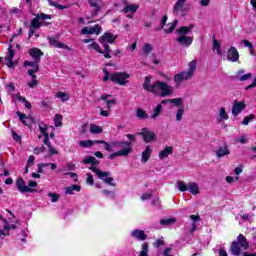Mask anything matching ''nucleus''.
Instances as JSON below:
<instances>
[{
  "mask_svg": "<svg viewBox=\"0 0 256 256\" xmlns=\"http://www.w3.org/2000/svg\"><path fill=\"white\" fill-rule=\"evenodd\" d=\"M253 119H255V114H250V115L246 116L242 121V125H249V123H251V121H253Z\"/></svg>",
  "mask_w": 256,
  "mask_h": 256,
  "instance_id": "8fccbe9b",
  "label": "nucleus"
},
{
  "mask_svg": "<svg viewBox=\"0 0 256 256\" xmlns=\"http://www.w3.org/2000/svg\"><path fill=\"white\" fill-rule=\"evenodd\" d=\"M170 103H173L175 107H183V98L170 99Z\"/></svg>",
  "mask_w": 256,
  "mask_h": 256,
  "instance_id": "a18cd8bd",
  "label": "nucleus"
},
{
  "mask_svg": "<svg viewBox=\"0 0 256 256\" xmlns=\"http://www.w3.org/2000/svg\"><path fill=\"white\" fill-rule=\"evenodd\" d=\"M195 27L193 24H190L189 26H181L178 30L177 33L178 35H188L189 32Z\"/></svg>",
  "mask_w": 256,
  "mask_h": 256,
  "instance_id": "cd10ccee",
  "label": "nucleus"
},
{
  "mask_svg": "<svg viewBox=\"0 0 256 256\" xmlns=\"http://www.w3.org/2000/svg\"><path fill=\"white\" fill-rule=\"evenodd\" d=\"M169 155H173V147L166 146L163 150H161L158 154L159 159H167Z\"/></svg>",
  "mask_w": 256,
  "mask_h": 256,
  "instance_id": "393cba45",
  "label": "nucleus"
},
{
  "mask_svg": "<svg viewBox=\"0 0 256 256\" xmlns=\"http://www.w3.org/2000/svg\"><path fill=\"white\" fill-rule=\"evenodd\" d=\"M35 17H37L40 21H45L47 19H52L51 15L45 14V13L36 14Z\"/></svg>",
  "mask_w": 256,
  "mask_h": 256,
  "instance_id": "864d4df0",
  "label": "nucleus"
},
{
  "mask_svg": "<svg viewBox=\"0 0 256 256\" xmlns=\"http://www.w3.org/2000/svg\"><path fill=\"white\" fill-rule=\"evenodd\" d=\"M131 237L133 239H137L138 241H145L147 239V234H145V231L140 229L132 230Z\"/></svg>",
  "mask_w": 256,
  "mask_h": 256,
  "instance_id": "4be33fe9",
  "label": "nucleus"
},
{
  "mask_svg": "<svg viewBox=\"0 0 256 256\" xmlns=\"http://www.w3.org/2000/svg\"><path fill=\"white\" fill-rule=\"evenodd\" d=\"M88 3L90 5V7H93V11L91 12V17H97V15H99V12L102 9V5H100L99 3H101V0H88Z\"/></svg>",
  "mask_w": 256,
  "mask_h": 256,
  "instance_id": "2eb2a0df",
  "label": "nucleus"
},
{
  "mask_svg": "<svg viewBox=\"0 0 256 256\" xmlns=\"http://www.w3.org/2000/svg\"><path fill=\"white\" fill-rule=\"evenodd\" d=\"M230 253L235 256L241 255V245L237 241H233L230 246Z\"/></svg>",
  "mask_w": 256,
  "mask_h": 256,
  "instance_id": "b1692460",
  "label": "nucleus"
},
{
  "mask_svg": "<svg viewBox=\"0 0 256 256\" xmlns=\"http://www.w3.org/2000/svg\"><path fill=\"white\" fill-rule=\"evenodd\" d=\"M151 197H153V195L151 193H143L141 195V200L142 201H149V199H151Z\"/></svg>",
  "mask_w": 256,
  "mask_h": 256,
  "instance_id": "774afa93",
  "label": "nucleus"
},
{
  "mask_svg": "<svg viewBox=\"0 0 256 256\" xmlns=\"http://www.w3.org/2000/svg\"><path fill=\"white\" fill-rule=\"evenodd\" d=\"M16 114L18 115L22 125H25V127H29V129H31V123H33V118L27 116L24 113H21L20 111H17Z\"/></svg>",
  "mask_w": 256,
  "mask_h": 256,
  "instance_id": "6ab92c4d",
  "label": "nucleus"
},
{
  "mask_svg": "<svg viewBox=\"0 0 256 256\" xmlns=\"http://www.w3.org/2000/svg\"><path fill=\"white\" fill-rule=\"evenodd\" d=\"M178 189L182 193H185V191H189V184L185 183L184 181H178Z\"/></svg>",
  "mask_w": 256,
  "mask_h": 256,
  "instance_id": "79ce46f5",
  "label": "nucleus"
},
{
  "mask_svg": "<svg viewBox=\"0 0 256 256\" xmlns=\"http://www.w3.org/2000/svg\"><path fill=\"white\" fill-rule=\"evenodd\" d=\"M151 79H153V76L151 75H148L145 77L144 83H143V89L148 93H157V89H159L158 83H161V81L156 80L153 84H151Z\"/></svg>",
  "mask_w": 256,
  "mask_h": 256,
  "instance_id": "39448f33",
  "label": "nucleus"
},
{
  "mask_svg": "<svg viewBox=\"0 0 256 256\" xmlns=\"http://www.w3.org/2000/svg\"><path fill=\"white\" fill-rule=\"evenodd\" d=\"M133 151V148H124V149H121L117 152H114L112 154H110L108 156V159H115V157H127V155H129V153H131Z\"/></svg>",
  "mask_w": 256,
  "mask_h": 256,
  "instance_id": "aec40b11",
  "label": "nucleus"
},
{
  "mask_svg": "<svg viewBox=\"0 0 256 256\" xmlns=\"http://www.w3.org/2000/svg\"><path fill=\"white\" fill-rule=\"evenodd\" d=\"M37 85H39V80H37V78L32 79L29 83H28V87L30 89H35V87H37Z\"/></svg>",
  "mask_w": 256,
  "mask_h": 256,
  "instance_id": "0e129e2a",
  "label": "nucleus"
},
{
  "mask_svg": "<svg viewBox=\"0 0 256 256\" xmlns=\"http://www.w3.org/2000/svg\"><path fill=\"white\" fill-rule=\"evenodd\" d=\"M24 65H25V67H33L34 69H37V67H39V62H37V61H25L24 62Z\"/></svg>",
  "mask_w": 256,
  "mask_h": 256,
  "instance_id": "5fc2aeb1",
  "label": "nucleus"
},
{
  "mask_svg": "<svg viewBox=\"0 0 256 256\" xmlns=\"http://www.w3.org/2000/svg\"><path fill=\"white\" fill-rule=\"evenodd\" d=\"M35 73H39V66H36L34 69H29L27 74L32 77V79H37V75Z\"/></svg>",
  "mask_w": 256,
  "mask_h": 256,
  "instance_id": "09e8293b",
  "label": "nucleus"
},
{
  "mask_svg": "<svg viewBox=\"0 0 256 256\" xmlns=\"http://www.w3.org/2000/svg\"><path fill=\"white\" fill-rule=\"evenodd\" d=\"M95 33V35H100L101 34V26L95 25L92 27V34Z\"/></svg>",
  "mask_w": 256,
  "mask_h": 256,
  "instance_id": "69168bd1",
  "label": "nucleus"
},
{
  "mask_svg": "<svg viewBox=\"0 0 256 256\" xmlns=\"http://www.w3.org/2000/svg\"><path fill=\"white\" fill-rule=\"evenodd\" d=\"M86 175H87L86 183L88 185H95V180L93 179V174L87 173Z\"/></svg>",
  "mask_w": 256,
  "mask_h": 256,
  "instance_id": "680f3d73",
  "label": "nucleus"
},
{
  "mask_svg": "<svg viewBox=\"0 0 256 256\" xmlns=\"http://www.w3.org/2000/svg\"><path fill=\"white\" fill-rule=\"evenodd\" d=\"M102 47H104V57L105 59H111V47L108 43L100 42Z\"/></svg>",
  "mask_w": 256,
  "mask_h": 256,
  "instance_id": "7c9ffc66",
  "label": "nucleus"
},
{
  "mask_svg": "<svg viewBox=\"0 0 256 256\" xmlns=\"http://www.w3.org/2000/svg\"><path fill=\"white\" fill-rule=\"evenodd\" d=\"M48 197H51L52 203H57V201H59L60 196L57 193H48Z\"/></svg>",
  "mask_w": 256,
  "mask_h": 256,
  "instance_id": "bf43d9fd",
  "label": "nucleus"
},
{
  "mask_svg": "<svg viewBox=\"0 0 256 256\" xmlns=\"http://www.w3.org/2000/svg\"><path fill=\"white\" fill-rule=\"evenodd\" d=\"M48 3L51 7H56V9H60V10L69 9V6L58 4L57 2H55L53 0H48Z\"/></svg>",
  "mask_w": 256,
  "mask_h": 256,
  "instance_id": "ea45409f",
  "label": "nucleus"
},
{
  "mask_svg": "<svg viewBox=\"0 0 256 256\" xmlns=\"http://www.w3.org/2000/svg\"><path fill=\"white\" fill-rule=\"evenodd\" d=\"M16 188L20 193H36L37 190L34 188H29V186L25 185V180L22 177L16 179Z\"/></svg>",
  "mask_w": 256,
  "mask_h": 256,
  "instance_id": "1a4fd4ad",
  "label": "nucleus"
},
{
  "mask_svg": "<svg viewBox=\"0 0 256 256\" xmlns=\"http://www.w3.org/2000/svg\"><path fill=\"white\" fill-rule=\"evenodd\" d=\"M90 133H92L93 135H99V134L103 133V128L101 126L91 124L90 125Z\"/></svg>",
  "mask_w": 256,
  "mask_h": 256,
  "instance_id": "2f4dec72",
  "label": "nucleus"
},
{
  "mask_svg": "<svg viewBox=\"0 0 256 256\" xmlns=\"http://www.w3.org/2000/svg\"><path fill=\"white\" fill-rule=\"evenodd\" d=\"M188 71H182L176 75H174V81L177 85H181L183 81H189V79H193V75H195V71H197V60H192L188 64Z\"/></svg>",
  "mask_w": 256,
  "mask_h": 256,
  "instance_id": "f03ea898",
  "label": "nucleus"
},
{
  "mask_svg": "<svg viewBox=\"0 0 256 256\" xmlns=\"http://www.w3.org/2000/svg\"><path fill=\"white\" fill-rule=\"evenodd\" d=\"M187 0H177L175 5L173 6V15H180L185 17L187 15V8H185V3Z\"/></svg>",
  "mask_w": 256,
  "mask_h": 256,
  "instance_id": "6e6552de",
  "label": "nucleus"
},
{
  "mask_svg": "<svg viewBox=\"0 0 256 256\" xmlns=\"http://www.w3.org/2000/svg\"><path fill=\"white\" fill-rule=\"evenodd\" d=\"M188 191L192 193V195H198L199 193V185L195 182L188 183Z\"/></svg>",
  "mask_w": 256,
  "mask_h": 256,
  "instance_id": "c85d7f7f",
  "label": "nucleus"
},
{
  "mask_svg": "<svg viewBox=\"0 0 256 256\" xmlns=\"http://www.w3.org/2000/svg\"><path fill=\"white\" fill-rule=\"evenodd\" d=\"M56 97L61 99L63 102L69 101V94L65 92H57Z\"/></svg>",
  "mask_w": 256,
  "mask_h": 256,
  "instance_id": "de8ad7c7",
  "label": "nucleus"
},
{
  "mask_svg": "<svg viewBox=\"0 0 256 256\" xmlns=\"http://www.w3.org/2000/svg\"><path fill=\"white\" fill-rule=\"evenodd\" d=\"M140 135L144 143H153L157 141V134L154 131L149 130V128H143Z\"/></svg>",
  "mask_w": 256,
  "mask_h": 256,
  "instance_id": "0eeeda50",
  "label": "nucleus"
},
{
  "mask_svg": "<svg viewBox=\"0 0 256 256\" xmlns=\"http://www.w3.org/2000/svg\"><path fill=\"white\" fill-rule=\"evenodd\" d=\"M137 9H139L138 5H135V4L126 5V7L123 8L122 12L123 13H137Z\"/></svg>",
  "mask_w": 256,
  "mask_h": 256,
  "instance_id": "c756f323",
  "label": "nucleus"
},
{
  "mask_svg": "<svg viewBox=\"0 0 256 256\" xmlns=\"http://www.w3.org/2000/svg\"><path fill=\"white\" fill-rule=\"evenodd\" d=\"M153 153V149L150 146H146V149L142 152V163H147L149 159H151V154Z\"/></svg>",
  "mask_w": 256,
  "mask_h": 256,
  "instance_id": "bb28decb",
  "label": "nucleus"
},
{
  "mask_svg": "<svg viewBox=\"0 0 256 256\" xmlns=\"http://www.w3.org/2000/svg\"><path fill=\"white\" fill-rule=\"evenodd\" d=\"M54 124L55 127H61V125H63V116L61 114H55Z\"/></svg>",
  "mask_w": 256,
  "mask_h": 256,
  "instance_id": "a19ab883",
  "label": "nucleus"
},
{
  "mask_svg": "<svg viewBox=\"0 0 256 256\" xmlns=\"http://www.w3.org/2000/svg\"><path fill=\"white\" fill-rule=\"evenodd\" d=\"M43 143H44V145H47L48 155L50 157H51V155H59V150L53 148V145H51V140H49V136L44 137Z\"/></svg>",
  "mask_w": 256,
  "mask_h": 256,
  "instance_id": "5701e85b",
  "label": "nucleus"
},
{
  "mask_svg": "<svg viewBox=\"0 0 256 256\" xmlns=\"http://www.w3.org/2000/svg\"><path fill=\"white\" fill-rule=\"evenodd\" d=\"M252 77H253V74H252V73H247V74L242 75V76L238 79V81H241V82H243V81H249V79H251Z\"/></svg>",
  "mask_w": 256,
  "mask_h": 256,
  "instance_id": "e2e57ef3",
  "label": "nucleus"
},
{
  "mask_svg": "<svg viewBox=\"0 0 256 256\" xmlns=\"http://www.w3.org/2000/svg\"><path fill=\"white\" fill-rule=\"evenodd\" d=\"M176 43H178L182 47H189L190 45H193V37L181 35L178 38H176Z\"/></svg>",
  "mask_w": 256,
  "mask_h": 256,
  "instance_id": "9b49d317",
  "label": "nucleus"
},
{
  "mask_svg": "<svg viewBox=\"0 0 256 256\" xmlns=\"http://www.w3.org/2000/svg\"><path fill=\"white\" fill-rule=\"evenodd\" d=\"M81 35H93V28L92 27H84L81 30Z\"/></svg>",
  "mask_w": 256,
  "mask_h": 256,
  "instance_id": "13d9d810",
  "label": "nucleus"
},
{
  "mask_svg": "<svg viewBox=\"0 0 256 256\" xmlns=\"http://www.w3.org/2000/svg\"><path fill=\"white\" fill-rule=\"evenodd\" d=\"M105 151H108L109 153L113 152V149H132L131 142L128 141H113L111 143L104 141L103 143Z\"/></svg>",
  "mask_w": 256,
  "mask_h": 256,
  "instance_id": "7ed1b4c3",
  "label": "nucleus"
},
{
  "mask_svg": "<svg viewBox=\"0 0 256 256\" xmlns=\"http://www.w3.org/2000/svg\"><path fill=\"white\" fill-rule=\"evenodd\" d=\"M177 25H179V20L175 19L169 28L164 29V33H166V35H169V33H173V31L177 29Z\"/></svg>",
  "mask_w": 256,
  "mask_h": 256,
  "instance_id": "f704fd0d",
  "label": "nucleus"
},
{
  "mask_svg": "<svg viewBox=\"0 0 256 256\" xmlns=\"http://www.w3.org/2000/svg\"><path fill=\"white\" fill-rule=\"evenodd\" d=\"M167 15H164L160 21L159 27L156 29V31H161V29H163L165 27V25H167Z\"/></svg>",
  "mask_w": 256,
  "mask_h": 256,
  "instance_id": "3c124183",
  "label": "nucleus"
},
{
  "mask_svg": "<svg viewBox=\"0 0 256 256\" xmlns=\"http://www.w3.org/2000/svg\"><path fill=\"white\" fill-rule=\"evenodd\" d=\"M30 57H32V59H34V61H36V63H41V57H43L44 53L43 51H41V49L34 47L31 48L28 51Z\"/></svg>",
  "mask_w": 256,
  "mask_h": 256,
  "instance_id": "ddd939ff",
  "label": "nucleus"
},
{
  "mask_svg": "<svg viewBox=\"0 0 256 256\" xmlns=\"http://www.w3.org/2000/svg\"><path fill=\"white\" fill-rule=\"evenodd\" d=\"M243 249H249V242L243 234H239L236 241Z\"/></svg>",
  "mask_w": 256,
  "mask_h": 256,
  "instance_id": "a878e982",
  "label": "nucleus"
},
{
  "mask_svg": "<svg viewBox=\"0 0 256 256\" xmlns=\"http://www.w3.org/2000/svg\"><path fill=\"white\" fill-rule=\"evenodd\" d=\"M136 117L138 119H149V114H147V112L141 108H137L136 109Z\"/></svg>",
  "mask_w": 256,
  "mask_h": 256,
  "instance_id": "473e14b6",
  "label": "nucleus"
},
{
  "mask_svg": "<svg viewBox=\"0 0 256 256\" xmlns=\"http://www.w3.org/2000/svg\"><path fill=\"white\" fill-rule=\"evenodd\" d=\"M163 111V105L158 104L156 108L154 109L153 114L151 115V119H157L161 115V112Z\"/></svg>",
  "mask_w": 256,
  "mask_h": 256,
  "instance_id": "e433bc0d",
  "label": "nucleus"
},
{
  "mask_svg": "<svg viewBox=\"0 0 256 256\" xmlns=\"http://www.w3.org/2000/svg\"><path fill=\"white\" fill-rule=\"evenodd\" d=\"M47 129H49L48 125L39 126V131L42 133V135L45 137H49V132H47Z\"/></svg>",
  "mask_w": 256,
  "mask_h": 256,
  "instance_id": "6e6d98bb",
  "label": "nucleus"
},
{
  "mask_svg": "<svg viewBox=\"0 0 256 256\" xmlns=\"http://www.w3.org/2000/svg\"><path fill=\"white\" fill-rule=\"evenodd\" d=\"M115 103H117V101L115 99L106 100L104 102L105 109H107V111H111V105H115Z\"/></svg>",
  "mask_w": 256,
  "mask_h": 256,
  "instance_id": "603ef678",
  "label": "nucleus"
},
{
  "mask_svg": "<svg viewBox=\"0 0 256 256\" xmlns=\"http://www.w3.org/2000/svg\"><path fill=\"white\" fill-rule=\"evenodd\" d=\"M13 39L15 38H11L10 39V45L8 47V55L5 58V64L7 65V67L9 69H15V65H17V63L13 62V59H15V50H13Z\"/></svg>",
  "mask_w": 256,
  "mask_h": 256,
  "instance_id": "423d86ee",
  "label": "nucleus"
},
{
  "mask_svg": "<svg viewBox=\"0 0 256 256\" xmlns=\"http://www.w3.org/2000/svg\"><path fill=\"white\" fill-rule=\"evenodd\" d=\"M144 53H146V55H149V53H151L153 51V46H151V44L146 43L144 44V48H143Z\"/></svg>",
  "mask_w": 256,
  "mask_h": 256,
  "instance_id": "052dcab7",
  "label": "nucleus"
},
{
  "mask_svg": "<svg viewBox=\"0 0 256 256\" xmlns=\"http://www.w3.org/2000/svg\"><path fill=\"white\" fill-rule=\"evenodd\" d=\"M154 247L159 248V247H163V245H165V240L163 239V237L158 238L154 243H153Z\"/></svg>",
  "mask_w": 256,
  "mask_h": 256,
  "instance_id": "4d7b16f0",
  "label": "nucleus"
},
{
  "mask_svg": "<svg viewBox=\"0 0 256 256\" xmlns=\"http://www.w3.org/2000/svg\"><path fill=\"white\" fill-rule=\"evenodd\" d=\"M184 113H185V106L178 107V110L176 113V121H181V119H183Z\"/></svg>",
  "mask_w": 256,
  "mask_h": 256,
  "instance_id": "37998d69",
  "label": "nucleus"
},
{
  "mask_svg": "<svg viewBox=\"0 0 256 256\" xmlns=\"http://www.w3.org/2000/svg\"><path fill=\"white\" fill-rule=\"evenodd\" d=\"M158 89L161 91L160 97H169L173 95V87L169 86L167 82H158Z\"/></svg>",
  "mask_w": 256,
  "mask_h": 256,
  "instance_id": "9d476101",
  "label": "nucleus"
},
{
  "mask_svg": "<svg viewBox=\"0 0 256 256\" xmlns=\"http://www.w3.org/2000/svg\"><path fill=\"white\" fill-rule=\"evenodd\" d=\"M177 223V219L175 218H168V219H161L160 225H164L165 227H168L169 225H173Z\"/></svg>",
  "mask_w": 256,
  "mask_h": 256,
  "instance_id": "58836bf2",
  "label": "nucleus"
},
{
  "mask_svg": "<svg viewBox=\"0 0 256 256\" xmlns=\"http://www.w3.org/2000/svg\"><path fill=\"white\" fill-rule=\"evenodd\" d=\"M141 247L142 249L139 256H149V242H143Z\"/></svg>",
  "mask_w": 256,
  "mask_h": 256,
  "instance_id": "c9c22d12",
  "label": "nucleus"
},
{
  "mask_svg": "<svg viewBox=\"0 0 256 256\" xmlns=\"http://www.w3.org/2000/svg\"><path fill=\"white\" fill-rule=\"evenodd\" d=\"M82 163L84 165H91V167H89L90 171L95 173L98 179L103 181V183L110 185L111 187H115L116 184L113 183V177L110 176L111 173L107 171H101L97 168V165H99V160H97V158L94 156H86V158L82 160Z\"/></svg>",
  "mask_w": 256,
  "mask_h": 256,
  "instance_id": "f257e3e1",
  "label": "nucleus"
},
{
  "mask_svg": "<svg viewBox=\"0 0 256 256\" xmlns=\"http://www.w3.org/2000/svg\"><path fill=\"white\" fill-rule=\"evenodd\" d=\"M103 143H105V140H82L79 145L86 149L87 147H93V145H103Z\"/></svg>",
  "mask_w": 256,
  "mask_h": 256,
  "instance_id": "412c9836",
  "label": "nucleus"
},
{
  "mask_svg": "<svg viewBox=\"0 0 256 256\" xmlns=\"http://www.w3.org/2000/svg\"><path fill=\"white\" fill-rule=\"evenodd\" d=\"M215 154L218 159H221L222 157L231 155V150H229V146H227V143H224L223 146L218 147V149L215 151Z\"/></svg>",
  "mask_w": 256,
  "mask_h": 256,
  "instance_id": "a211bd4d",
  "label": "nucleus"
},
{
  "mask_svg": "<svg viewBox=\"0 0 256 256\" xmlns=\"http://www.w3.org/2000/svg\"><path fill=\"white\" fill-rule=\"evenodd\" d=\"M34 164H35V156L30 155L28 160H27V164L26 165H28V167H32V165H34Z\"/></svg>",
  "mask_w": 256,
  "mask_h": 256,
  "instance_id": "338daca9",
  "label": "nucleus"
},
{
  "mask_svg": "<svg viewBox=\"0 0 256 256\" xmlns=\"http://www.w3.org/2000/svg\"><path fill=\"white\" fill-rule=\"evenodd\" d=\"M213 51H217L218 55H221V44L217 39H213V46H212Z\"/></svg>",
  "mask_w": 256,
  "mask_h": 256,
  "instance_id": "c03bdc74",
  "label": "nucleus"
},
{
  "mask_svg": "<svg viewBox=\"0 0 256 256\" xmlns=\"http://www.w3.org/2000/svg\"><path fill=\"white\" fill-rule=\"evenodd\" d=\"M227 60L231 61L232 63H237V61H239V51L237 48L231 46L228 49Z\"/></svg>",
  "mask_w": 256,
  "mask_h": 256,
  "instance_id": "f3484780",
  "label": "nucleus"
},
{
  "mask_svg": "<svg viewBox=\"0 0 256 256\" xmlns=\"http://www.w3.org/2000/svg\"><path fill=\"white\" fill-rule=\"evenodd\" d=\"M48 43L51 45V47H55L56 49H67L68 51H71V48L67 45H65L63 42H60L59 40L48 37Z\"/></svg>",
  "mask_w": 256,
  "mask_h": 256,
  "instance_id": "dca6fc26",
  "label": "nucleus"
},
{
  "mask_svg": "<svg viewBox=\"0 0 256 256\" xmlns=\"http://www.w3.org/2000/svg\"><path fill=\"white\" fill-rule=\"evenodd\" d=\"M219 119H218V121L221 123V121H227V120H229V115H227V111L225 110V108L224 107H222V108H220L219 109Z\"/></svg>",
  "mask_w": 256,
  "mask_h": 256,
  "instance_id": "72a5a7b5",
  "label": "nucleus"
},
{
  "mask_svg": "<svg viewBox=\"0 0 256 256\" xmlns=\"http://www.w3.org/2000/svg\"><path fill=\"white\" fill-rule=\"evenodd\" d=\"M88 49H94V51H96L97 53H100V55L105 54V51H103L101 49V46H99L95 41L88 45Z\"/></svg>",
  "mask_w": 256,
  "mask_h": 256,
  "instance_id": "4c0bfd02",
  "label": "nucleus"
},
{
  "mask_svg": "<svg viewBox=\"0 0 256 256\" xmlns=\"http://www.w3.org/2000/svg\"><path fill=\"white\" fill-rule=\"evenodd\" d=\"M247 107V104H245L244 101L239 102L235 100L233 106H232V114L237 117L241 111H245V108Z\"/></svg>",
  "mask_w": 256,
  "mask_h": 256,
  "instance_id": "4468645a",
  "label": "nucleus"
},
{
  "mask_svg": "<svg viewBox=\"0 0 256 256\" xmlns=\"http://www.w3.org/2000/svg\"><path fill=\"white\" fill-rule=\"evenodd\" d=\"M130 77L131 74L127 72H114L110 74V81H112V83H117V85L125 86L127 85V83H129L127 79H129Z\"/></svg>",
  "mask_w": 256,
  "mask_h": 256,
  "instance_id": "20e7f679",
  "label": "nucleus"
},
{
  "mask_svg": "<svg viewBox=\"0 0 256 256\" xmlns=\"http://www.w3.org/2000/svg\"><path fill=\"white\" fill-rule=\"evenodd\" d=\"M117 41V36L113 35L111 32H105L102 36L99 38V43H110L113 44Z\"/></svg>",
  "mask_w": 256,
  "mask_h": 256,
  "instance_id": "f8f14e48",
  "label": "nucleus"
},
{
  "mask_svg": "<svg viewBox=\"0 0 256 256\" xmlns=\"http://www.w3.org/2000/svg\"><path fill=\"white\" fill-rule=\"evenodd\" d=\"M39 21H40V20L38 19L37 16L32 19V21H31V27H32V29H40V27H41V22H39Z\"/></svg>",
  "mask_w": 256,
  "mask_h": 256,
  "instance_id": "49530a36",
  "label": "nucleus"
}]
</instances>
